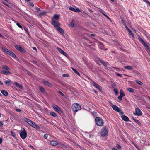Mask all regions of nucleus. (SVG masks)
Returning a JSON list of instances; mask_svg holds the SVG:
<instances>
[{"label": "nucleus", "instance_id": "obj_1", "mask_svg": "<svg viewBox=\"0 0 150 150\" xmlns=\"http://www.w3.org/2000/svg\"><path fill=\"white\" fill-rule=\"evenodd\" d=\"M2 49L4 52L9 55L13 58H15L16 57V54L9 50L4 47H2Z\"/></svg>", "mask_w": 150, "mask_h": 150}, {"label": "nucleus", "instance_id": "obj_2", "mask_svg": "<svg viewBox=\"0 0 150 150\" xmlns=\"http://www.w3.org/2000/svg\"><path fill=\"white\" fill-rule=\"evenodd\" d=\"M81 105L78 103H75L72 106V110L74 112H76L81 109Z\"/></svg>", "mask_w": 150, "mask_h": 150}, {"label": "nucleus", "instance_id": "obj_3", "mask_svg": "<svg viewBox=\"0 0 150 150\" xmlns=\"http://www.w3.org/2000/svg\"><path fill=\"white\" fill-rule=\"evenodd\" d=\"M95 122L96 124L98 126H102L103 124V120L100 117H96L95 118Z\"/></svg>", "mask_w": 150, "mask_h": 150}, {"label": "nucleus", "instance_id": "obj_4", "mask_svg": "<svg viewBox=\"0 0 150 150\" xmlns=\"http://www.w3.org/2000/svg\"><path fill=\"white\" fill-rule=\"evenodd\" d=\"M20 135L23 139H25L27 137V132L24 128H23V130L20 133Z\"/></svg>", "mask_w": 150, "mask_h": 150}, {"label": "nucleus", "instance_id": "obj_5", "mask_svg": "<svg viewBox=\"0 0 150 150\" xmlns=\"http://www.w3.org/2000/svg\"><path fill=\"white\" fill-rule=\"evenodd\" d=\"M51 24L56 28L59 26L60 23L57 21L55 20L54 19H52Z\"/></svg>", "mask_w": 150, "mask_h": 150}, {"label": "nucleus", "instance_id": "obj_6", "mask_svg": "<svg viewBox=\"0 0 150 150\" xmlns=\"http://www.w3.org/2000/svg\"><path fill=\"white\" fill-rule=\"evenodd\" d=\"M15 47L17 50L21 52L25 53L26 52V51L20 45H16L15 46Z\"/></svg>", "mask_w": 150, "mask_h": 150}, {"label": "nucleus", "instance_id": "obj_7", "mask_svg": "<svg viewBox=\"0 0 150 150\" xmlns=\"http://www.w3.org/2000/svg\"><path fill=\"white\" fill-rule=\"evenodd\" d=\"M29 124L33 127L37 129H39L40 128L39 127L35 122L32 120Z\"/></svg>", "mask_w": 150, "mask_h": 150}, {"label": "nucleus", "instance_id": "obj_8", "mask_svg": "<svg viewBox=\"0 0 150 150\" xmlns=\"http://www.w3.org/2000/svg\"><path fill=\"white\" fill-rule=\"evenodd\" d=\"M120 95L117 98L120 101H121L122 99V97L125 96L124 92L122 89H120Z\"/></svg>", "mask_w": 150, "mask_h": 150}, {"label": "nucleus", "instance_id": "obj_9", "mask_svg": "<svg viewBox=\"0 0 150 150\" xmlns=\"http://www.w3.org/2000/svg\"><path fill=\"white\" fill-rule=\"evenodd\" d=\"M139 40L141 42V43L147 49H149V48L148 45L145 43L144 41L140 37L138 38Z\"/></svg>", "mask_w": 150, "mask_h": 150}, {"label": "nucleus", "instance_id": "obj_10", "mask_svg": "<svg viewBox=\"0 0 150 150\" xmlns=\"http://www.w3.org/2000/svg\"><path fill=\"white\" fill-rule=\"evenodd\" d=\"M135 113L134 114L136 115L141 116L142 114V112L139 108H136L135 109Z\"/></svg>", "mask_w": 150, "mask_h": 150}, {"label": "nucleus", "instance_id": "obj_11", "mask_svg": "<svg viewBox=\"0 0 150 150\" xmlns=\"http://www.w3.org/2000/svg\"><path fill=\"white\" fill-rule=\"evenodd\" d=\"M52 107L54 110L57 112H60L61 111V108L55 104H53Z\"/></svg>", "mask_w": 150, "mask_h": 150}, {"label": "nucleus", "instance_id": "obj_12", "mask_svg": "<svg viewBox=\"0 0 150 150\" xmlns=\"http://www.w3.org/2000/svg\"><path fill=\"white\" fill-rule=\"evenodd\" d=\"M111 105L112 108L115 111H116L118 112H120L121 109L120 108L118 107L116 105H113L111 103Z\"/></svg>", "mask_w": 150, "mask_h": 150}, {"label": "nucleus", "instance_id": "obj_13", "mask_svg": "<svg viewBox=\"0 0 150 150\" xmlns=\"http://www.w3.org/2000/svg\"><path fill=\"white\" fill-rule=\"evenodd\" d=\"M91 83L94 86L98 89L99 91H102V89L101 88L100 86L99 85L97 84L96 82H94L93 81H92L91 82Z\"/></svg>", "mask_w": 150, "mask_h": 150}, {"label": "nucleus", "instance_id": "obj_14", "mask_svg": "<svg viewBox=\"0 0 150 150\" xmlns=\"http://www.w3.org/2000/svg\"><path fill=\"white\" fill-rule=\"evenodd\" d=\"M108 134L107 129L106 128H104L101 132V135L102 136L104 137L106 135Z\"/></svg>", "mask_w": 150, "mask_h": 150}, {"label": "nucleus", "instance_id": "obj_15", "mask_svg": "<svg viewBox=\"0 0 150 150\" xmlns=\"http://www.w3.org/2000/svg\"><path fill=\"white\" fill-rule=\"evenodd\" d=\"M121 118L124 121L126 122L129 121V120L128 117L125 115H122L121 116Z\"/></svg>", "mask_w": 150, "mask_h": 150}, {"label": "nucleus", "instance_id": "obj_16", "mask_svg": "<svg viewBox=\"0 0 150 150\" xmlns=\"http://www.w3.org/2000/svg\"><path fill=\"white\" fill-rule=\"evenodd\" d=\"M50 144L53 146H55L57 145L58 144L57 142L54 140L50 141Z\"/></svg>", "mask_w": 150, "mask_h": 150}, {"label": "nucleus", "instance_id": "obj_17", "mask_svg": "<svg viewBox=\"0 0 150 150\" xmlns=\"http://www.w3.org/2000/svg\"><path fill=\"white\" fill-rule=\"evenodd\" d=\"M43 83L45 85L50 87H51L52 84L48 81H43Z\"/></svg>", "mask_w": 150, "mask_h": 150}, {"label": "nucleus", "instance_id": "obj_18", "mask_svg": "<svg viewBox=\"0 0 150 150\" xmlns=\"http://www.w3.org/2000/svg\"><path fill=\"white\" fill-rule=\"evenodd\" d=\"M1 72L2 74L5 75H8L11 74V73L8 71H5L4 70H1Z\"/></svg>", "mask_w": 150, "mask_h": 150}, {"label": "nucleus", "instance_id": "obj_19", "mask_svg": "<svg viewBox=\"0 0 150 150\" xmlns=\"http://www.w3.org/2000/svg\"><path fill=\"white\" fill-rule=\"evenodd\" d=\"M57 30L62 34H63L64 33V30L59 26L56 28Z\"/></svg>", "mask_w": 150, "mask_h": 150}, {"label": "nucleus", "instance_id": "obj_20", "mask_svg": "<svg viewBox=\"0 0 150 150\" xmlns=\"http://www.w3.org/2000/svg\"><path fill=\"white\" fill-rule=\"evenodd\" d=\"M98 60L100 61V62L105 67H106L107 66V64L105 63L103 60H102V59H100L99 58H98Z\"/></svg>", "mask_w": 150, "mask_h": 150}, {"label": "nucleus", "instance_id": "obj_21", "mask_svg": "<svg viewBox=\"0 0 150 150\" xmlns=\"http://www.w3.org/2000/svg\"><path fill=\"white\" fill-rule=\"evenodd\" d=\"M60 15L58 14H55L54 16V18L52 19H54L55 20L57 21L59 18Z\"/></svg>", "mask_w": 150, "mask_h": 150}, {"label": "nucleus", "instance_id": "obj_22", "mask_svg": "<svg viewBox=\"0 0 150 150\" xmlns=\"http://www.w3.org/2000/svg\"><path fill=\"white\" fill-rule=\"evenodd\" d=\"M1 92L5 96H6L8 95V93L5 90H2L1 91Z\"/></svg>", "mask_w": 150, "mask_h": 150}, {"label": "nucleus", "instance_id": "obj_23", "mask_svg": "<svg viewBox=\"0 0 150 150\" xmlns=\"http://www.w3.org/2000/svg\"><path fill=\"white\" fill-rule=\"evenodd\" d=\"M14 84L16 86L18 87L21 89L22 88V86L21 85L18 83L17 82H14Z\"/></svg>", "mask_w": 150, "mask_h": 150}, {"label": "nucleus", "instance_id": "obj_24", "mask_svg": "<svg viewBox=\"0 0 150 150\" xmlns=\"http://www.w3.org/2000/svg\"><path fill=\"white\" fill-rule=\"evenodd\" d=\"M132 119L134 121L139 125H141V123L138 120L135 119L134 117H132Z\"/></svg>", "mask_w": 150, "mask_h": 150}, {"label": "nucleus", "instance_id": "obj_25", "mask_svg": "<svg viewBox=\"0 0 150 150\" xmlns=\"http://www.w3.org/2000/svg\"><path fill=\"white\" fill-rule=\"evenodd\" d=\"M124 67L125 69L129 70H131L132 68V66H124Z\"/></svg>", "mask_w": 150, "mask_h": 150}, {"label": "nucleus", "instance_id": "obj_26", "mask_svg": "<svg viewBox=\"0 0 150 150\" xmlns=\"http://www.w3.org/2000/svg\"><path fill=\"white\" fill-rule=\"evenodd\" d=\"M3 69L7 70H10V69L6 65H3L2 66Z\"/></svg>", "mask_w": 150, "mask_h": 150}, {"label": "nucleus", "instance_id": "obj_27", "mask_svg": "<svg viewBox=\"0 0 150 150\" xmlns=\"http://www.w3.org/2000/svg\"><path fill=\"white\" fill-rule=\"evenodd\" d=\"M127 90L130 93H134V90L132 88L129 87L127 88Z\"/></svg>", "mask_w": 150, "mask_h": 150}, {"label": "nucleus", "instance_id": "obj_28", "mask_svg": "<svg viewBox=\"0 0 150 150\" xmlns=\"http://www.w3.org/2000/svg\"><path fill=\"white\" fill-rule=\"evenodd\" d=\"M50 115L54 117H56L57 116V114L53 112H50Z\"/></svg>", "mask_w": 150, "mask_h": 150}, {"label": "nucleus", "instance_id": "obj_29", "mask_svg": "<svg viewBox=\"0 0 150 150\" xmlns=\"http://www.w3.org/2000/svg\"><path fill=\"white\" fill-rule=\"evenodd\" d=\"M58 146V147L60 148H66V146L63 144L61 143H58V144L57 145Z\"/></svg>", "mask_w": 150, "mask_h": 150}, {"label": "nucleus", "instance_id": "obj_30", "mask_svg": "<svg viewBox=\"0 0 150 150\" xmlns=\"http://www.w3.org/2000/svg\"><path fill=\"white\" fill-rule=\"evenodd\" d=\"M72 69L75 73L77 74L79 76H80V74L78 72V71L76 69L74 68H72Z\"/></svg>", "mask_w": 150, "mask_h": 150}, {"label": "nucleus", "instance_id": "obj_31", "mask_svg": "<svg viewBox=\"0 0 150 150\" xmlns=\"http://www.w3.org/2000/svg\"><path fill=\"white\" fill-rule=\"evenodd\" d=\"M100 48L104 50H107V49L105 48L104 45L102 44H100Z\"/></svg>", "mask_w": 150, "mask_h": 150}, {"label": "nucleus", "instance_id": "obj_32", "mask_svg": "<svg viewBox=\"0 0 150 150\" xmlns=\"http://www.w3.org/2000/svg\"><path fill=\"white\" fill-rule=\"evenodd\" d=\"M57 49L58 51L60 53L62 54L64 52V51H63V50L61 48L59 47H57Z\"/></svg>", "mask_w": 150, "mask_h": 150}, {"label": "nucleus", "instance_id": "obj_33", "mask_svg": "<svg viewBox=\"0 0 150 150\" xmlns=\"http://www.w3.org/2000/svg\"><path fill=\"white\" fill-rule=\"evenodd\" d=\"M39 89L40 90V91L43 93H44L45 92V90L44 89V88L41 86H40L39 87Z\"/></svg>", "mask_w": 150, "mask_h": 150}, {"label": "nucleus", "instance_id": "obj_34", "mask_svg": "<svg viewBox=\"0 0 150 150\" xmlns=\"http://www.w3.org/2000/svg\"><path fill=\"white\" fill-rule=\"evenodd\" d=\"M11 134L12 136L14 137L15 138H16V134L15 132L11 130Z\"/></svg>", "mask_w": 150, "mask_h": 150}, {"label": "nucleus", "instance_id": "obj_35", "mask_svg": "<svg viewBox=\"0 0 150 150\" xmlns=\"http://www.w3.org/2000/svg\"><path fill=\"white\" fill-rule=\"evenodd\" d=\"M135 81L140 85H142L143 84V83L140 81L136 80Z\"/></svg>", "mask_w": 150, "mask_h": 150}, {"label": "nucleus", "instance_id": "obj_36", "mask_svg": "<svg viewBox=\"0 0 150 150\" xmlns=\"http://www.w3.org/2000/svg\"><path fill=\"white\" fill-rule=\"evenodd\" d=\"M24 120L26 122H27L28 124L30 122L31 120H30V119H29L27 118H24Z\"/></svg>", "mask_w": 150, "mask_h": 150}, {"label": "nucleus", "instance_id": "obj_37", "mask_svg": "<svg viewBox=\"0 0 150 150\" xmlns=\"http://www.w3.org/2000/svg\"><path fill=\"white\" fill-rule=\"evenodd\" d=\"M4 83H6V85H10L11 84L10 81L8 80L5 81L4 82Z\"/></svg>", "mask_w": 150, "mask_h": 150}, {"label": "nucleus", "instance_id": "obj_38", "mask_svg": "<svg viewBox=\"0 0 150 150\" xmlns=\"http://www.w3.org/2000/svg\"><path fill=\"white\" fill-rule=\"evenodd\" d=\"M128 32L132 36V37L133 38H134V35L133 32L130 30L128 31Z\"/></svg>", "mask_w": 150, "mask_h": 150}, {"label": "nucleus", "instance_id": "obj_39", "mask_svg": "<svg viewBox=\"0 0 150 150\" xmlns=\"http://www.w3.org/2000/svg\"><path fill=\"white\" fill-rule=\"evenodd\" d=\"M114 92L115 93L116 95H117L118 94V90L116 89V88L114 89Z\"/></svg>", "mask_w": 150, "mask_h": 150}, {"label": "nucleus", "instance_id": "obj_40", "mask_svg": "<svg viewBox=\"0 0 150 150\" xmlns=\"http://www.w3.org/2000/svg\"><path fill=\"white\" fill-rule=\"evenodd\" d=\"M62 54L64 55V56H66V57L68 58L69 57V56L67 54L66 52H65L64 51Z\"/></svg>", "mask_w": 150, "mask_h": 150}, {"label": "nucleus", "instance_id": "obj_41", "mask_svg": "<svg viewBox=\"0 0 150 150\" xmlns=\"http://www.w3.org/2000/svg\"><path fill=\"white\" fill-rule=\"evenodd\" d=\"M69 9L70 10H71L75 12V9L74 8L71 7H69Z\"/></svg>", "mask_w": 150, "mask_h": 150}, {"label": "nucleus", "instance_id": "obj_42", "mask_svg": "<svg viewBox=\"0 0 150 150\" xmlns=\"http://www.w3.org/2000/svg\"><path fill=\"white\" fill-rule=\"evenodd\" d=\"M46 12H43L39 14V16H42L44 15H45L46 13Z\"/></svg>", "mask_w": 150, "mask_h": 150}, {"label": "nucleus", "instance_id": "obj_43", "mask_svg": "<svg viewBox=\"0 0 150 150\" xmlns=\"http://www.w3.org/2000/svg\"><path fill=\"white\" fill-rule=\"evenodd\" d=\"M150 7V2L147 0H143Z\"/></svg>", "mask_w": 150, "mask_h": 150}, {"label": "nucleus", "instance_id": "obj_44", "mask_svg": "<svg viewBox=\"0 0 150 150\" xmlns=\"http://www.w3.org/2000/svg\"><path fill=\"white\" fill-rule=\"evenodd\" d=\"M115 74L117 76H120V77H122V75L120 74H119L117 72H115Z\"/></svg>", "mask_w": 150, "mask_h": 150}, {"label": "nucleus", "instance_id": "obj_45", "mask_svg": "<svg viewBox=\"0 0 150 150\" xmlns=\"http://www.w3.org/2000/svg\"><path fill=\"white\" fill-rule=\"evenodd\" d=\"M104 16L106 17V18L109 20V21H110L111 22H112V21L111 19L106 15V14H104Z\"/></svg>", "mask_w": 150, "mask_h": 150}, {"label": "nucleus", "instance_id": "obj_46", "mask_svg": "<svg viewBox=\"0 0 150 150\" xmlns=\"http://www.w3.org/2000/svg\"><path fill=\"white\" fill-rule=\"evenodd\" d=\"M58 92L59 93V94H60L62 96H64H64H65V95H64L63 93H62V92L60 91H59V90L58 91Z\"/></svg>", "mask_w": 150, "mask_h": 150}, {"label": "nucleus", "instance_id": "obj_47", "mask_svg": "<svg viewBox=\"0 0 150 150\" xmlns=\"http://www.w3.org/2000/svg\"><path fill=\"white\" fill-rule=\"evenodd\" d=\"M16 25L17 26H18L19 28L21 29H22V26L21 25L20 23H16Z\"/></svg>", "mask_w": 150, "mask_h": 150}, {"label": "nucleus", "instance_id": "obj_48", "mask_svg": "<svg viewBox=\"0 0 150 150\" xmlns=\"http://www.w3.org/2000/svg\"><path fill=\"white\" fill-rule=\"evenodd\" d=\"M70 25H71V26L72 28H73L75 27L74 24V23L73 22H71Z\"/></svg>", "mask_w": 150, "mask_h": 150}, {"label": "nucleus", "instance_id": "obj_49", "mask_svg": "<svg viewBox=\"0 0 150 150\" xmlns=\"http://www.w3.org/2000/svg\"><path fill=\"white\" fill-rule=\"evenodd\" d=\"M75 12L79 13L81 12V11L79 8H77L76 9H75Z\"/></svg>", "mask_w": 150, "mask_h": 150}, {"label": "nucleus", "instance_id": "obj_50", "mask_svg": "<svg viewBox=\"0 0 150 150\" xmlns=\"http://www.w3.org/2000/svg\"><path fill=\"white\" fill-rule=\"evenodd\" d=\"M62 76L63 77H68L69 76V75L68 74H64L62 75Z\"/></svg>", "mask_w": 150, "mask_h": 150}, {"label": "nucleus", "instance_id": "obj_51", "mask_svg": "<svg viewBox=\"0 0 150 150\" xmlns=\"http://www.w3.org/2000/svg\"><path fill=\"white\" fill-rule=\"evenodd\" d=\"M124 25L125 28H126V29L128 32L130 30V29L125 24H124Z\"/></svg>", "mask_w": 150, "mask_h": 150}, {"label": "nucleus", "instance_id": "obj_52", "mask_svg": "<svg viewBox=\"0 0 150 150\" xmlns=\"http://www.w3.org/2000/svg\"><path fill=\"white\" fill-rule=\"evenodd\" d=\"M24 29L25 30L26 33L28 32V29L25 26L24 27Z\"/></svg>", "mask_w": 150, "mask_h": 150}, {"label": "nucleus", "instance_id": "obj_53", "mask_svg": "<svg viewBox=\"0 0 150 150\" xmlns=\"http://www.w3.org/2000/svg\"><path fill=\"white\" fill-rule=\"evenodd\" d=\"M132 143L134 145V146L137 148V149L138 148V146L135 144L133 142H132Z\"/></svg>", "mask_w": 150, "mask_h": 150}, {"label": "nucleus", "instance_id": "obj_54", "mask_svg": "<svg viewBox=\"0 0 150 150\" xmlns=\"http://www.w3.org/2000/svg\"><path fill=\"white\" fill-rule=\"evenodd\" d=\"M48 135L47 134H45L44 135V138L45 139H47V138Z\"/></svg>", "mask_w": 150, "mask_h": 150}, {"label": "nucleus", "instance_id": "obj_55", "mask_svg": "<svg viewBox=\"0 0 150 150\" xmlns=\"http://www.w3.org/2000/svg\"><path fill=\"white\" fill-rule=\"evenodd\" d=\"M98 11H99V12H100V13L102 14L103 15H104V14H104L103 13V11L102 10V9H101L100 10H99Z\"/></svg>", "mask_w": 150, "mask_h": 150}, {"label": "nucleus", "instance_id": "obj_56", "mask_svg": "<svg viewBox=\"0 0 150 150\" xmlns=\"http://www.w3.org/2000/svg\"><path fill=\"white\" fill-rule=\"evenodd\" d=\"M117 147L118 149H120L121 148V146L120 145L118 144H116Z\"/></svg>", "mask_w": 150, "mask_h": 150}, {"label": "nucleus", "instance_id": "obj_57", "mask_svg": "<svg viewBox=\"0 0 150 150\" xmlns=\"http://www.w3.org/2000/svg\"><path fill=\"white\" fill-rule=\"evenodd\" d=\"M35 9L36 10H37V11H40V9L39 8H38V7H35Z\"/></svg>", "mask_w": 150, "mask_h": 150}, {"label": "nucleus", "instance_id": "obj_58", "mask_svg": "<svg viewBox=\"0 0 150 150\" xmlns=\"http://www.w3.org/2000/svg\"><path fill=\"white\" fill-rule=\"evenodd\" d=\"M16 110L18 112H20L21 111V110L19 109H16Z\"/></svg>", "mask_w": 150, "mask_h": 150}, {"label": "nucleus", "instance_id": "obj_59", "mask_svg": "<svg viewBox=\"0 0 150 150\" xmlns=\"http://www.w3.org/2000/svg\"><path fill=\"white\" fill-rule=\"evenodd\" d=\"M3 124L2 122L0 121V127H1L3 126Z\"/></svg>", "mask_w": 150, "mask_h": 150}, {"label": "nucleus", "instance_id": "obj_60", "mask_svg": "<svg viewBox=\"0 0 150 150\" xmlns=\"http://www.w3.org/2000/svg\"><path fill=\"white\" fill-rule=\"evenodd\" d=\"M32 48H33V49L34 50H35L36 51V52H37V49H36V47H33Z\"/></svg>", "mask_w": 150, "mask_h": 150}, {"label": "nucleus", "instance_id": "obj_61", "mask_svg": "<svg viewBox=\"0 0 150 150\" xmlns=\"http://www.w3.org/2000/svg\"><path fill=\"white\" fill-rule=\"evenodd\" d=\"M117 71H120V69L119 68H117L115 67L114 68Z\"/></svg>", "mask_w": 150, "mask_h": 150}, {"label": "nucleus", "instance_id": "obj_62", "mask_svg": "<svg viewBox=\"0 0 150 150\" xmlns=\"http://www.w3.org/2000/svg\"><path fill=\"white\" fill-rule=\"evenodd\" d=\"M26 71L27 72V73L28 75H30V74L31 73L30 71H28L27 70H26Z\"/></svg>", "mask_w": 150, "mask_h": 150}, {"label": "nucleus", "instance_id": "obj_63", "mask_svg": "<svg viewBox=\"0 0 150 150\" xmlns=\"http://www.w3.org/2000/svg\"><path fill=\"white\" fill-rule=\"evenodd\" d=\"M30 6H33L34 5L33 3L31 2L30 3Z\"/></svg>", "mask_w": 150, "mask_h": 150}, {"label": "nucleus", "instance_id": "obj_64", "mask_svg": "<svg viewBox=\"0 0 150 150\" xmlns=\"http://www.w3.org/2000/svg\"><path fill=\"white\" fill-rule=\"evenodd\" d=\"M32 62L34 64H36L37 63V62L35 60H33L32 61Z\"/></svg>", "mask_w": 150, "mask_h": 150}]
</instances>
